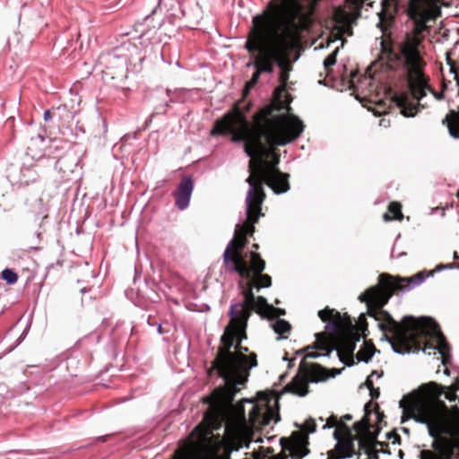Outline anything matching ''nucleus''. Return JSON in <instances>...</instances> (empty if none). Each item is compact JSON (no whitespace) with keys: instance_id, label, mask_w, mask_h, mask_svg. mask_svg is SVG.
Segmentation results:
<instances>
[{"instance_id":"nucleus-5","label":"nucleus","mask_w":459,"mask_h":459,"mask_svg":"<svg viewBox=\"0 0 459 459\" xmlns=\"http://www.w3.org/2000/svg\"><path fill=\"white\" fill-rule=\"evenodd\" d=\"M225 334L224 333L221 336L225 350L217 355L212 368L224 381L226 400L232 403L240 391V386L247 382L250 369L257 366V359L255 353L246 355L248 348L240 346V342L246 338L238 337L230 345V339L228 337L224 339Z\"/></svg>"},{"instance_id":"nucleus-24","label":"nucleus","mask_w":459,"mask_h":459,"mask_svg":"<svg viewBox=\"0 0 459 459\" xmlns=\"http://www.w3.org/2000/svg\"><path fill=\"white\" fill-rule=\"evenodd\" d=\"M403 217L401 212V205L398 203L393 202L388 206V212L384 213L383 219L385 221H390L393 220H399Z\"/></svg>"},{"instance_id":"nucleus-44","label":"nucleus","mask_w":459,"mask_h":459,"mask_svg":"<svg viewBox=\"0 0 459 459\" xmlns=\"http://www.w3.org/2000/svg\"><path fill=\"white\" fill-rule=\"evenodd\" d=\"M51 118H52V117H51V113H50V111H49V110H46V111L44 112V120H45L46 122H48V121H50V120H51Z\"/></svg>"},{"instance_id":"nucleus-3","label":"nucleus","mask_w":459,"mask_h":459,"mask_svg":"<svg viewBox=\"0 0 459 459\" xmlns=\"http://www.w3.org/2000/svg\"><path fill=\"white\" fill-rule=\"evenodd\" d=\"M368 316L377 322L393 351L399 355L418 353L431 354L430 351H437L441 354L442 363L446 365L450 355L445 352L448 347L439 325L432 318L412 316H403L402 323L397 322L385 310H375L368 307Z\"/></svg>"},{"instance_id":"nucleus-57","label":"nucleus","mask_w":459,"mask_h":459,"mask_svg":"<svg viewBox=\"0 0 459 459\" xmlns=\"http://www.w3.org/2000/svg\"><path fill=\"white\" fill-rule=\"evenodd\" d=\"M384 123H385V119H382V120L380 121V124H379V125H380V126H385V125Z\"/></svg>"},{"instance_id":"nucleus-54","label":"nucleus","mask_w":459,"mask_h":459,"mask_svg":"<svg viewBox=\"0 0 459 459\" xmlns=\"http://www.w3.org/2000/svg\"><path fill=\"white\" fill-rule=\"evenodd\" d=\"M403 453L402 451L399 452V457L400 459H403Z\"/></svg>"},{"instance_id":"nucleus-7","label":"nucleus","mask_w":459,"mask_h":459,"mask_svg":"<svg viewBox=\"0 0 459 459\" xmlns=\"http://www.w3.org/2000/svg\"><path fill=\"white\" fill-rule=\"evenodd\" d=\"M220 428L218 417L206 412L203 421L191 431L183 450L172 459H230L231 451L238 448L228 447L225 440L213 433Z\"/></svg>"},{"instance_id":"nucleus-23","label":"nucleus","mask_w":459,"mask_h":459,"mask_svg":"<svg viewBox=\"0 0 459 459\" xmlns=\"http://www.w3.org/2000/svg\"><path fill=\"white\" fill-rule=\"evenodd\" d=\"M379 352L378 350L375 348L372 343H368V342H364L361 348L356 354V358L358 361H362L368 363L375 353Z\"/></svg>"},{"instance_id":"nucleus-34","label":"nucleus","mask_w":459,"mask_h":459,"mask_svg":"<svg viewBox=\"0 0 459 459\" xmlns=\"http://www.w3.org/2000/svg\"><path fill=\"white\" fill-rule=\"evenodd\" d=\"M350 7L356 12H359L363 5L367 3L368 0H347Z\"/></svg>"},{"instance_id":"nucleus-20","label":"nucleus","mask_w":459,"mask_h":459,"mask_svg":"<svg viewBox=\"0 0 459 459\" xmlns=\"http://www.w3.org/2000/svg\"><path fill=\"white\" fill-rule=\"evenodd\" d=\"M247 268L250 270L249 280H253L256 274H260L264 270L265 262L258 253L250 252V263L247 264Z\"/></svg>"},{"instance_id":"nucleus-38","label":"nucleus","mask_w":459,"mask_h":459,"mask_svg":"<svg viewBox=\"0 0 459 459\" xmlns=\"http://www.w3.org/2000/svg\"><path fill=\"white\" fill-rule=\"evenodd\" d=\"M447 65L450 66V73L455 74V80L456 81V84L459 87V75L457 74V69L453 65L452 60L447 57L446 58Z\"/></svg>"},{"instance_id":"nucleus-1","label":"nucleus","mask_w":459,"mask_h":459,"mask_svg":"<svg viewBox=\"0 0 459 459\" xmlns=\"http://www.w3.org/2000/svg\"><path fill=\"white\" fill-rule=\"evenodd\" d=\"M287 112L281 115L255 114V123H250L242 114L227 117L217 122L212 131V134H230L232 143H244L243 150L250 158L249 168L255 167L257 161L258 173L255 179L253 176L246 179L249 187L246 196V215L247 221L237 224L234 237L227 245L223 253V263L228 271L238 273L243 279H250L247 263L233 256V251H242L247 244V237L252 236L255 224L263 215L262 204L265 199L264 185L270 186L275 194L289 191V174L282 173L276 167L280 157L273 150L266 147L284 146L296 140L304 131L302 121L293 114Z\"/></svg>"},{"instance_id":"nucleus-30","label":"nucleus","mask_w":459,"mask_h":459,"mask_svg":"<svg viewBox=\"0 0 459 459\" xmlns=\"http://www.w3.org/2000/svg\"><path fill=\"white\" fill-rule=\"evenodd\" d=\"M339 49L335 48L330 55L327 56V57L324 60V66L326 71L330 69L331 66L335 65L336 63V56L338 54Z\"/></svg>"},{"instance_id":"nucleus-64","label":"nucleus","mask_w":459,"mask_h":459,"mask_svg":"<svg viewBox=\"0 0 459 459\" xmlns=\"http://www.w3.org/2000/svg\"><path fill=\"white\" fill-rule=\"evenodd\" d=\"M275 303H276V304H280V300L276 299V300H275Z\"/></svg>"},{"instance_id":"nucleus-14","label":"nucleus","mask_w":459,"mask_h":459,"mask_svg":"<svg viewBox=\"0 0 459 459\" xmlns=\"http://www.w3.org/2000/svg\"><path fill=\"white\" fill-rule=\"evenodd\" d=\"M432 0H411L410 5V14L418 22L420 29L424 28L425 22L433 18L435 13V4Z\"/></svg>"},{"instance_id":"nucleus-50","label":"nucleus","mask_w":459,"mask_h":459,"mask_svg":"<svg viewBox=\"0 0 459 459\" xmlns=\"http://www.w3.org/2000/svg\"><path fill=\"white\" fill-rule=\"evenodd\" d=\"M117 87H119V88H121L122 90H127V89H128V87L125 86V84H124V83H121L120 85H117Z\"/></svg>"},{"instance_id":"nucleus-9","label":"nucleus","mask_w":459,"mask_h":459,"mask_svg":"<svg viewBox=\"0 0 459 459\" xmlns=\"http://www.w3.org/2000/svg\"><path fill=\"white\" fill-rule=\"evenodd\" d=\"M381 52L378 59L375 60L371 65L368 68L366 74L363 76H359L357 74H351L349 79V87L357 91L365 93H371L375 91L376 84L381 80L378 74L381 71H400L402 73V67L392 64L387 57L385 56V50H392L395 55H401V43L398 46V50H395L393 46L385 42V40L380 41Z\"/></svg>"},{"instance_id":"nucleus-18","label":"nucleus","mask_w":459,"mask_h":459,"mask_svg":"<svg viewBox=\"0 0 459 459\" xmlns=\"http://www.w3.org/2000/svg\"><path fill=\"white\" fill-rule=\"evenodd\" d=\"M9 178L13 184L28 186L37 179V172L34 169V165L23 164L18 171H13L9 175Z\"/></svg>"},{"instance_id":"nucleus-46","label":"nucleus","mask_w":459,"mask_h":459,"mask_svg":"<svg viewBox=\"0 0 459 459\" xmlns=\"http://www.w3.org/2000/svg\"><path fill=\"white\" fill-rule=\"evenodd\" d=\"M395 437V440L394 441V443H395L400 437L398 436H396L395 434H393V433H387L386 434V437L388 439H391L392 437Z\"/></svg>"},{"instance_id":"nucleus-22","label":"nucleus","mask_w":459,"mask_h":459,"mask_svg":"<svg viewBox=\"0 0 459 459\" xmlns=\"http://www.w3.org/2000/svg\"><path fill=\"white\" fill-rule=\"evenodd\" d=\"M275 65H277L276 62L269 55H263L255 62V66L256 67V70L261 71V74H273L274 72Z\"/></svg>"},{"instance_id":"nucleus-6","label":"nucleus","mask_w":459,"mask_h":459,"mask_svg":"<svg viewBox=\"0 0 459 459\" xmlns=\"http://www.w3.org/2000/svg\"><path fill=\"white\" fill-rule=\"evenodd\" d=\"M253 23L255 28L252 30V39L247 40L245 48L250 53L257 52L260 56L269 55L274 59L280 69V86L276 91L281 93L286 90L293 62L284 44L276 42V17L273 14H257L253 17Z\"/></svg>"},{"instance_id":"nucleus-60","label":"nucleus","mask_w":459,"mask_h":459,"mask_svg":"<svg viewBox=\"0 0 459 459\" xmlns=\"http://www.w3.org/2000/svg\"><path fill=\"white\" fill-rule=\"evenodd\" d=\"M302 352H303V351H302V350H299V351L297 352V354H301Z\"/></svg>"},{"instance_id":"nucleus-28","label":"nucleus","mask_w":459,"mask_h":459,"mask_svg":"<svg viewBox=\"0 0 459 459\" xmlns=\"http://www.w3.org/2000/svg\"><path fill=\"white\" fill-rule=\"evenodd\" d=\"M2 279L7 283V284H14L18 281V274L12 269L5 268L1 273Z\"/></svg>"},{"instance_id":"nucleus-51","label":"nucleus","mask_w":459,"mask_h":459,"mask_svg":"<svg viewBox=\"0 0 459 459\" xmlns=\"http://www.w3.org/2000/svg\"><path fill=\"white\" fill-rule=\"evenodd\" d=\"M158 332H159V333H162V326H161V325H159Z\"/></svg>"},{"instance_id":"nucleus-49","label":"nucleus","mask_w":459,"mask_h":459,"mask_svg":"<svg viewBox=\"0 0 459 459\" xmlns=\"http://www.w3.org/2000/svg\"><path fill=\"white\" fill-rule=\"evenodd\" d=\"M401 430H402L403 433L407 434V435H408V434H409V432H410L409 429H408V428H405V427L401 428Z\"/></svg>"},{"instance_id":"nucleus-62","label":"nucleus","mask_w":459,"mask_h":459,"mask_svg":"<svg viewBox=\"0 0 459 459\" xmlns=\"http://www.w3.org/2000/svg\"><path fill=\"white\" fill-rule=\"evenodd\" d=\"M52 267H53V264H50V265L48 266V269L49 270Z\"/></svg>"},{"instance_id":"nucleus-58","label":"nucleus","mask_w":459,"mask_h":459,"mask_svg":"<svg viewBox=\"0 0 459 459\" xmlns=\"http://www.w3.org/2000/svg\"><path fill=\"white\" fill-rule=\"evenodd\" d=\"M406 255V253L402 252V253H400V254L397 255V257H399V256H403V255Z\"/></svg>"},{"instance_id":"nucleus-17","label":"nucleus","mask_w":459,"mask_h":459,"mask_svg":"<svg viewBox=\"0 0 459 459\" xmlns=\"http://www.w3.org/2000/svg\"><path fill=\"white\" fill-rule=\"evenodd\" d=\"M48 140L39 134H30V139L25 143L26 155L34 160H39L45 156Z\"/></svg>"},{"instance_id":"nucleus-47","label":"nucleus","mask_w":459,"mask_h":459,"mask_svg":"<svg viewBox=\"0 0 459 459\" xmlns=\"http://www.w3.org/2000/svg\"><path fill=\"white\" fill-rule=\"evenodd\" d=\"M382 375H383V373H378L377 371H376V370H375V371H373V372L371 373V375H370L369 377H378V378H379V377H382Z\"/></svg>"},{"instance_id":"nucleus-40","label":"nucleus","mask_w":459,"mask_h":459,"mask_svg":"<svg viewBox=\"0 0 459 459\" xmlns=\"http://www.w3.org/2000/svg\"><path fill=\"white\" fill-rule=\"evenodd\" d=\"M325 329L336 333L338 331V325L334 321L330 320L326 323Z\"/></svg>"},{"instance_id":"nucleus-35","label":"nucleus","mask_w":459,"mask_h":459,"mask_svg":"<svg viewBox=\"0 0 459 459\" xmlns=\"http://www.w3.org/2000/svg\"><path fill=\"white\" fill-rule=\"evenodd\" d=\"M390 22L391 21L387 19L384 14H380L377 27L381 30L382 32H385Z\"/></svg>"},{"instance_id":"nucleus-26","label":"nucleus","mask_w":459,"mask_h":459,"mask_svg":"<svg viewBox=\"0 0 459 459\" xmlns=\"http://www.w3.org/2000/svg\"><path fill=\"white\" fill-rule=\"evenodd\" d=\"M254 282V286L259 290L262 288H269L272 285V279L268 274H256L255 278L252 280Z\"/></svg>"},{"instance_id":"nucleus-29","label":"nucleus","mask_w":459,"mask_h":459,"mask_svg":"<svg viewBox=\"0 0 459 459\" xmlns=\"http://www.w3.org/2000/svg\"><path fill=\"white\" fill-rule=\"evenodd\" d=\"M296 426L299 427L302 431L306 432L307 434L315 433L316 430V423L312 418L306 420L302 425L296 424Z\"/></svg>"},{"instance_id":"nucleus-8","label":"nucleus","mask_w":459,"mask_h":459,"mask_svg":"<svg viewBox=\"0 0 459 459\" xmlns=\"http://www.w3.org/2000/svg\"><path fill=\"white\" fill-rule=\"evenodd\" d=\"M332 428H335L333 437L336 440V444L334 448L328 452L327 459L351 458L355 455L356 442H358L359 449L365 450L371 459H378L377 453L375 455H371L364 441L359 439L357 436L353 435L351 429L342 421H338V418L334 415H331L322 427L323 429H329Z\"/></svg>"},{"instance_id":"nucleus-25","label":"nucleus","mask_w":459,"mask_h":459,"mask_svg":"<svg viewBox=\"0 0 459 459\" xmlns=\"http://www.w3.org/2000/svg\"><path fill=\"white\" fill-rule=\"evenodd\" d=\"M450 119H452V116L450 114L446 115L443 118L442 124L447 126L449 134L453 138L459 139V123L450 122Z\"/></svg>"},{"instance_id":"nucleus-27","label":"nucleus","mask_w":459,"mask_h":459,"mask_svg":"<svg viewBox=\"0 0 459 459\" xmlns=\"http://www.w3.org/2000/svg\"><path fill=\"white\" fill-rule=\"evenodd\" d=\"M272 326L273 331L279 335L289 333L291 329L290 324L288 321L281 318L276 319Z\"/></svg>"},{"instance_id":"nucleus-19","label":"nucleus","mask_w":459,"mask_h":459,"mask_svg":"<svg viewBox=\"0 0 459 459\" xmlns=\"http://www.w3.org/2000/svg\"><path fill=\"white\" fill-rule=\"evenodd\" d=\"M375 286H372L368 288L364 293H361L359 296V299L360 302H366L368 307L370 306V307L375 310H383L382 307L387 303H381L380 298H382V295H377L378 293H375L371 290ZM367 314L368 315V310L367 311Z\"/></svg>"},{"instance_id":"nucleus-48","label":"nucleus","mask_w":459,"mask_h":459,"mask_svg":"<svg viewBox=\"0 0 459 459\" xmlns=\"http://www.w3.org/2000/svg\"><path fill=\"white\" fill-rule=\"evenodd\" d=\"M314 349H317V350H323V351H325V347L318 344L317 342L313 346Z\"/></svg>"},{"instance_id":"nucleus-37","label":"nucleus","mask_w":459,"mask_h":459,"mask_svg":"<svg viewBox=\"0 0 459 459\" xmlns=\"http://www.w3.org/2000/svg\"><path fill=\"white\" fill-rule=\"evenodd\" d=\"M453 268H454L453 264H437L434 270L429 272V275L433 276L436 273L441 272L442 270L453 269Z\"/></svg>"},{"instance_id":"nucleus-31","label":"nucleus","mask_w":459,"mask_h":459,"mask_svg":"<svg viewBox=\"0 0 459 459\" xmlns=\"http://www.w3.org/2000/svg\"><path fill=\"white\" fill-rule=\"evenodd\" d=\"M369 427H370V425L368 422H364L363 420H360V421L355 422L353 424L352 428H351V431L355 430L358 433H360V432H363L366 430L367 431L369 430Z\"/></svg>"},{"instance_id":"nucleus-55","label":"nucleus","mask_w":459,"mask_h":459,"mask_svg":"<svg viewBox=\"0 0 459 459\" xmlns=\"http://www.w3.org/2000/svg\"><path fill=\"white\" fill-rule=\"evenodd\" d=\"M144 58H145L144 56H140L139 57V62L142 63L144 60Z\"/></svg>"},{"instance_id":"nucleus-2","label":"nucleus","mask_w":459,"mask_h":459,"mask_svg":"<svg viewBox=\"0 0 459 459\" xmlns=\"http://www.w3.org/2000/svg\"><path fill=\"white\" fill-rule=\"evenodd\" d=\"M446 388L435 382L422 385L418 393L409 394L405 398L408 407H403V401L400 406L403 408V414L411 413L409 418L415 422L427 427L429 437H432L431 450L420 452V459H446L447 455L459 447V438L451 429L447 406L441 399L453 401L455 394L446 391Z\"/></svg>"},{"instance_id":"nucleus-12","label":"nucleus","mask_w":459,"mask_h":459,"mask_svg":"<svg viewBox=\"0 0 459 459\" xmlns=\"http://www.w3.org/2000/svg\"><path fill=\"white\" fill-rule=\"evenodd\" d=\"M236 411L240 421L255 429L269 425L273 420L277 423L280 420L278 408L273 410L269 404L261 405L255 403L250 399H243L236 404Z\"/></svg>"},{"instance_id":"nucleus-45","label":"nucleus","mask_w":459,"mask_h":459,"mask_svg":"<svg viewBox=\"0 0 459 459\" xmlns=\"http://www.w3.org/2000/svg\"><path fill=\"white\" fill-rule=\"evenodd\" d=\"M352 419V416L351 414H345L341 420H338V421H342L343 423L344 420H351Z\"/></svg>"},{"instance_id":"nucleus-43","label":"nucleus","mask_w":459,"mask_h":459,"mask_svg":"<svg viewBox=\"0 0 459 459\" xmlns=\"http://www.w3.org/2000/svg\"><path fill=\"white\" fill-rule=\"evenodd\" d=\"M379 394H380V392H379L378 388L377 389L373 388V389L370 390V394H371L372 398L378 397Z\"/></svg>"},{"instance_id":"nucleus-16","label":"nucleus","mask_w":459,"mask_h":459,"mask_svg":"<svg viewBox=\"0 0 459 459\" xmlns=\"http://www.w3.org/2000/svg\"><path fill=\"white\" fill-rule=\"evenodd\" d=\"M194 190V181L190 177L183 178L175 192L176 206L184 211L189 206L190 199Z\"/></svg>"},{"instance_id":"nucleus-11","label":"nucleus","mask_w":459,"mask_h":459,"mask_svg":"<svg viewBox=\"0 0 459 459\" xmlns=\"http://www.w3.org/2000/svg\"><path fill=\"white\" fill-rule=\"evenodd\" d=\"M333 350L325 352H307L301 360L299 373L292 381L285 385L284 391L299 396H305L308 393V383L316 382L324 375V368L317 363H307V359H318L330 356Z\"/></svg>"},{"instance_id":"nucleus-4","label":"nucleus","mask_w":459,"mask_h":459,"mask_svg":"<svg viewBox=\"0 0 459 459\" xmlns=\"http://www.w3.org/2000/svg\"><path fill=\"white\" fill-rule=\"evenodd\" d=\"M435 4V13L433 18L425 22L424 28L420 29L418 22L410 14V5L411 0H409L407 13L414 23V31L416 35L406 34L405 39L401 42V55H395L392 50H385V56L392 64L400 65L402 67V75L408 77L409 91L400 94H395L394 101L401 109V113L407 117H414L420 108H424L425 105L421 103L423 99L427 96L428 91L431 92L434 98L437 100H442L445 98L443 91L437 92L428 83L427 78L422 74L421 69L425 65V62L421 57L420 46L421 40L418 34H420L429 29V22H433L440 14L439 7L435 0H432Z\"/></svg>"},{"instance_id":"nucleus-61","label":"nucleus","mask_w":459,"mask_h":459,"mask_svg":"<svg viewBox=\"0 0 459 459\" xmlns=\"http://www.w3.org/2000/svg\"><path fill=\"white\" fill-rule=\"evenodd\" d=\"M36 235H37V238H39L40 233H39V232H37V233H36Z\"/></svg>"},{"instance_id":"nucleus-41","label":"nucleus","mask_w":459,"mask_h":459,"mask_svg":"<svg viewBox=\"0 0 459 459\" xmlns=\"http://www.w3.org/2000/svg\"><path fill=\"white\" fill-rule=\"evenodd\" d=\"M330 316V311L328 310H319L318 316L322 321H326L327 317Z\"/></svg>"},{"instance_id":"nucleus-36","label":"nucleus","mask_w":459,"mask_h":459,"mask_svg":"<svg viewBox=\"0 0 459 459\" xmlns=\"http://www.w3.org/2000/svg\"><path fill=\"white\" fill-rule=\"evenodd\" d=\"M286 314L285 309L275 307L273 306V309L268 310V316L267 318H274L279 316H284Z\"/></svg>"},{"instance_id":"nucleus-63","label":"nucleus","mask_w":459,"mask_h":459,"mask_svg":"<svg viewBox=\"0 0 459 459\" xmlns=\"http://www.w3.org/2000/svg\"><path fill=\"white\" fill-rule=\"evenodd\" d=\"M253 247H254L255 248H257V247H258V246H257L256 244H254V246H253Z\"/></svg>"},{"instance_id":"nucleus-42","label":"nucleus","mask_w":459,"mask_h":459,"mask_svg":"<svg viewBox=\"0 0 459 459\" xmlns=\"http://www.w3.org/2000/svg\"><path fill=\"white\" fill-rule=\"evenodd\" d=\"M365 385H367V387L371 390L373 389V380H372V377H368L365 382Z\"/></svg>"},{"instance_id":"nucleus-32","label":"nucleus","mask_w":459,"mask_h":459,"mask_svg":"<svg viewBox=\"0 0 459 459\" xmlns=\"http://www.w3.org/2000/svg\"><path fill=\"white\" fill-rule=\"evenodd\" d=\"M261 75V71H255L254 74H253V76L251 78V80L249 82H247L246 84V87H245V91L247 92L251 88H253L256 82H258L259 80V77Z\"/></svg>"},{"instance_id":"nucleus-33","label":"nucleus","mask_w":459,"mask_h":459,"mask_svg":"<svg viewBox=\"0 0 459 459\" xmlns=\"http://www.w3.org/2000/svg\"><path fill=\"white\" fill-rule=\"evenodd\" d=\"M356 341H359V337L356 340H349L344 343V350L348 355L353 356V352L356 349Z\"/></svg>"},{"instance_id":"nucleus-10","label":"nucleus","mask_w":459,"mask_h":459,"mask_svg":"<svg viewBox=\"0 0 459 459\" xmlns=\"http://www.w3.org/2000/svg\"><path fill=\"white\" fill-rule=\"evenodd\" d=\"M254 283L251 287L243 291L244 299L240 302L232 303L229 310L230 320L225 327V336L230 339V345L236 338H246V329L250 317V306L255 301L253 292Z\"/></svg>"},{"instance_id":"nucleus-59","label":"nucleus","mask_w":459,"mask_h":459,"mask_svg":"<svg viewBox=\"0 0 459 459\" xmlns=\"http://www.w3.org/2000/svg\"><path fill=\"white\" fill-rule=\"evenodd\" d=\"M318 420H319L320 422H323V421H324V419H323L322 417H320V418L318 419Z\"/></svg>"},{"instance_id":"nucleus-56","label":"nucleus","mask_w":459,"mask_h":459,"mask_svg":"<svg viewBox=\"0 0 459 459\" xmlns=\"http://www.w3.org/2000/svg\"><path fill=\"white\" fill-rule=\"evenodd\" d=\"M322 335H323V333H316V339H317V340H318V339H319V337H320V336H322Z\"/></svg>"},{"instance_id":"nucleus-52","label":"nucleus","mask_w":459,"mask_h":459,"mask_svg":"<svg viewBox=\"0 0 459 459\" xmlns=\"http://www.w3.org/2000/svg\"><path fill=\"white\" fill-rule=\"evenodd\" d=\"M458 258H459V256H458L457 253H456V252H455V253H454V259H458Z\"/></svg>"},{"instance_id":"nucleus-13","label":"nucleus","mask_w":459,"mask_h":459,"mask_svg":"<svg viewBox=\"0 0 459 459\" xmlns=\"http://www.w3.org/2000/svg\"><path fill=\"white\" fill-rule=\"evenodd\" d=\"M429 276L427 271H421L411 278L392 277L388 273H382L378 276V283L371 290L375 293H382L380 302L383 304L388 302L395 291L411 290L420 285Z\"/></svg>"},{"instance_id":"nucleus-21","label":"nucleus","mask_w":459,"mask_h":459,"mask_svg":"<svg viewBox=\"0 0 459 459\" xmlns=\"http://www.w3.org/2000/svg\"><path fill=\"white\" fill-rule=\"evenodd\" d=\"M272 309H273V305L269 304L264 297L258 296L255 298L254 304L250 306V315L252 311H255L263 318H265L268 316V310Z\"/></svg>"},{"instance_id":"nucleus-15","label":"nucleus","mask_w":459,"mask_h":459,"mask_svg":"<svg viewBox=\"0 0 459 459\" xmlns=\"http://www.w3.org/2000/svg\"><path fill=\"white\" fill-rule=\"evenodd\" d=\"M77 159L73 154H65L59 158L55 163V168L60 174L61 180L66 182L74 179L77 176Z\"/></svg>"},{"instance_id":"nucleus-53","label":"nucleus","mask_w":459,"mask_h":459,"mask_svg":"<svg viewBox=\"0 0 459 459\" xmlns=\"http://www.w3.org/2000/svg\"><path fill=\"white\" fill-rule=\"evenodd\" d=\"M30 249H33V250H39V247H30Z\"/></svg>"},{"instance_id":"nucleus-39","label":"nucleus","mask_w":459,"mask_h":459,"mask_svg":"<svg viewBox=\"0 0 459 459\" xmlns=\"http://www.w3.org/2000/svg\"><path fill=\"white\" fill-rule=\"evenodd\" d=\"M359 327L362 331H364L365 329H367V315L362 313L359 315Z\"/></svg>"}]
</instances>
